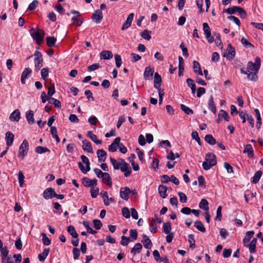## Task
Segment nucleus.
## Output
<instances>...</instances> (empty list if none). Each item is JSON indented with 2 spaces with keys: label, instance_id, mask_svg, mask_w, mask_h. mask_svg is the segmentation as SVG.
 Masks as SVG:
<instances>
[{
  "label": "nucleus",
  "instance_id": "obj_15",
  "mask_svg": "<svg viewBox=\"0 0 263 263\" xmlns=\"http://www.w3.org/2000/svg\"><path fill=\"white\" fill-rule=\"evenodd\" d=\"M154 87L157 90L161 89L160 86L162 82V79L160 75L158 73L156 72L154 75Z\"/></svg>",
  "mask_w": 263,
  "mask_h": 263
},
{
  "label": "nucleus",
  "instance_id": "obj_53",
  "mask_svg": "<svg viewBox=\"0 0 263 263\" xmlns=\"http://www.w3.org/2000/svg\"><path fill=\"white\" fill-rule=\"evenodd\" d=\"M99 189L96 186H93L90 189L91 196L92 198H96L99 194Z\"/></svg>",
  "mask_w": 263,
  "mask_h": 263
},
{
  "label": "nucleus",
  "instance_id": "obj_24",
  "mask_svg": "<svg viewBox=\"0 0 263 263\" xmlns=\"http://www.w3.org/2000/svg\"><path fill=\"white\" fill-rule=\"evenodd\" d=\"M33 116V112L31 110L28 111L26 114V119L29 124H32L35 123Z\"/></svg>",
  "mask_w": 263,
  "mask_h": 263
},
{
  "label": "nucleus",
  "instance_id": "obj_64",
  "mask_svg": "<svg viewBox=\"0 0 263 263\" xmlns=\"http://www.w3.org/2000/svg\"><path fill=\"white\" fill-rule=\"evenodd\" d=\"M78 16H73L71 18V20L73 22L74 24H76L77 26H80L82 24V21L81 20L80 17H78Z\"/></svg>",
  "mask_w": 263,
  "mask_h": 263
},
{
  "label": "nucleus",
  "instance_id": "obj_8",
  "mask_svg": "<svg viewBox=\"0 0 263 263\" xmlns=\"http://www.w3.org/2000/svg\"><path fill=\"white\" fill-rule=\"evenodd\" d=\"M82 183L85 187H91L93 186H96L97 184V180L96 179L91 180L87 177H84L83 179Z\"/></svg>",
  "mask_w": 263,
  "mask_h": 263
},
{
  "label": "nucleus",
  "instance_id": "obj_2",
  "mask_svg": "<svg viewBox=\"0 0 263 263\" xmlns=\"http://www.w3.org/2000/svg\"><path fill=\"white\" fill-rule=\"evenodd\" d=\"M261 66V59L259 57H257L255 59V62L249 61L247 64V70L248 72L254 71V72H258Z\"/></svg>",
  "mask_w": 263,
  "mask_h": 263
},
{
  "label": "nucleus",
  "instance_id": "obj_35",
  "mask_svg": "<svg viewBox=\"0 0 263 263\" xmlns=\"http://www.w3.org/2000/svg\"><path fill=\"white\" fill-rule=\"evenodd\" d=\"M50 250L49 248H45L43 250L42 253L40 254L38 258L40 261H44L47 256L48 255Z\"/></svg>",
  "mask_w": 263,
  "mask_h": 263
},
{
  "label": "nucleus",
  "instance_id": "obj_54",
  "mask_svg": "<svg viewBox=\"0 0 263 263\" xmlns=\"http://www.w3.org/2000/svg\"><path fill=\"white\" fill-rule=\"evenodd\" d=\"M41 74L42 79L46 80L49 74V68L45 67L43 68L41 71Z\"/></svg>",
  "mask_w": 263,
  "mask_h": 263
},
{
  "label": "nucleus",
  "instance_id": "obj_36",
  "mask_svg": "<svg viewBox=\"0 0 263 263\" xmlns=\"http://www.w3.org/2000/svg\"><path fill=\"white\" fill-rule=\"evenodd\" d=\"M0 252L2 256V263H5L6 262V257L7 256L9 251L6 247L5 248H3L2 249H0Z\"/></svg>",
  "mask_w": 263,
  "mask_h": 263
},
{
  "label": "nucleus",
  "instance_id": "obj_52",
  "mask_svg": "<svg viewBox=\"0 0 263 263\" xmlns=\"http://www.w3.org/2000/svg\"><path fill=\"white\" fill-rule=\"evenodd\" d=\"M163 229L165 234H169L172 230L171 223L170 222L164 223Z\"/></svg>",
  "mask_w": 263,
  "mask_h": 263
},
{
  "label": "nucleus",
  "instance_id": "obj_3",
  "mask_svg": "<svg viewBox=\"0 0 263 263\" xmlns=\"http://www.w3.org/2000/svg\"><path fill=\"white\" fill-rule=\"evenodd\" d=\"M29 144L26 139H24L19 147L18 152V157L21 159H23L25 156L27 154L29 150Z\"/></svg>",
  "mask_w": 263,
  "mask_h": 263
},
{
  "label": "nucleus",
  "instance_id": "obj_32",
  "mask_svg": "<svg viewBox=\"0 0 263 263\" xmlns=\"http://www.w3.org/2000/svg\"><path fill=\"white\" fill-rule=\"evenodd\" d=\"M187 86L191 88L192 93L195 94L196 92V85L194 82V81L191 78H187L186 80Z\"/></svg>",
  "mask_w": 263,
  "mask_h": 263
},
{
  "label": "nucleus",
  "instance_id": "obj_25",
  "mask_svg": "<svg viewBox=\"0 0 263 263\" xmlns=\"http://www.w3.org/2000/svg\"><path fill=\"white\" fill-rule=\"evenodd\" d=\"M254 234V232L253 231H248L246 233V236L243 239V243L245 246H248V243L249 242Z\"/></svg>",
  "mask_w": 263,
  "mask_h": 263
},
{
  "label": "nucleus",
  "instance_id": "obj_48",
  "mask_svg": "<svg viewBox=\"0 0 263 263\" xmlns=\"http://www.w3.org/2000/svg\"><path fill=\"white\" fill-rule=\"evenodd\" d=\"M181 109L183 111L186 115H190L193 114V110L190 109L187 106L182 104L180 105Z\"/></svg>",
  "mask_w": 263,
  "mask_h": 263
},
{
  "label": "nucleus",
  "instance_id": "obj_30",
  "mask_svg": "<svg viewBox=\"0 0 263 263\" xmlns=\"http://www.w3.org/2000/svg\"><path fill=\"white\" fill-rule=\"evenodd\" d=\"M243 153H247L249 157H253L254 153L252 145L251 144H247L245 147Z\"/></svg>",
  "mask_w": 263,
  "mask_h": 263
},
{
  "label": "nucleus",
  "instance_id": "obj_16",
  "mask_svg": "<svg viewBox=\"0 0 263 263\" xmlns=\"http://www.w3.org/2000/svg\"><path fill=\"white\" fill-rule=\"evenodd\" d=\"M54 191L51 188H47L43 192V197L45 199H51L54 197L53 195H54Z\"/></svg>",
  "mask_w": 263,
  "mask_h": 263
},
{
  "label": "nucleus",
  "instance_id": "obj_61",
  "mask_svg": "<svg viewBox=\"0 0 263 263\" xmlns=\"http://www.w3.org/2000/svg\"><path fill=\"white\" fill-rule=\"evenodd\" d=\"M18 179L21 187L23 186L24 176L22 172L20 171L18 174Z\"/></svg>",
  "mask_w": 263,
  "mask_h": 263
},
{
  "label": "nucleus",
  "instance_id": "obj_57",
  "mask_svg": "<svg viewBox=\"0 0 263 263\" xmlns=\"http://www.w3.org/2000/svg\"><path fill=\"white\" fill-rule=\"evenodd\" d=\"M189 242H190V247L193 249L195 248V240L193 234H190L188 236Z\"/></svg>",
  "mask_w": 263,
  "mask_h": 263
},
{
  "label": "nucleus",
  "instance_id": "obj_4",
  "mask_svg": "<svg viewBox=\"0 0 263 263\" xmlns=\"http://www.w3.org/2000/svg\"><path fill=\"white\" fill-rule=\"evenodd\" d=\"M34 55L35 57L34 60L35 69L36 71H38L43 66V56L41 52L39 51H35Z\"/></svg>",
  "mask_w": 263,
  "mask_h": 263
},
{
  "label": "nucleus",
  "instance_id": "obj_21",
  "mask_svg": "<svg viewBox=\"0 0 263 263\" xmlns=\"http://www.w3.org/2000/svg\"><path fill=\"white\" fill-rule=\"evenodd\" d=\"M193 63L194 72L197 74L202 76L203 73L201 70L199 63L196 61H194Z\"/></svg>",
  "mask_w": 263,
  "mask_h": 263
},
{
  "label": "nucleus",
  "instance_id": "obj_17",
  "mask_svg": "<svg viewBox=\"0 0 263 263\" xmlns=\"http://www.w3.org/2000/svg\"><path fill=\"white\" fill-rule=\"evenodd\" d=\"M130 193V191L128 187H121L120 190V197L125 200H127L129 198L128 195Z\"/></svg>",
  "mask_w": 263,
  "mask_h": 263
},
{
  "label": "nucleus",
  "instance_id": "obj_37",
  "mask_svg": "<svg viewBox=\"0 0 263 263\" xmlns=\"http://www.w3.org/2000/svg\"><path fill=\"white\" fill-rule=\"evenodd\" d=\"M142 248V246L140 243H137L135 244L134 247L132 248L130 253L134 256L136 254V253L140 252V250Z\"/></svg>",
  "mask_w": 263,
  "mask_h": 263
},
{
  "label": "nucleus",
  "instance_id": "obj_34",
  "mask_svg": "<svg viewBox=\"0 0 263 263\" xmlns=\"http://www.w3.org/2000/svg\"><path fill=\"white\" fill-rule=\"evenodd\" d=\"M199 207L200 209H203L204 211H205V212L209 211V202H208V201L206 199H202L201 200L200 202L199 203Z\"/></svg>",
  "mask_w": 263,
  "mask_h": 263
},
{
  "label": "nucleus",
  "instance_id": "obj_59",
  "mask_svg": "<svg viewBox=\"0 0 263 263\" xmlns=\"http://www.w3.org/2000/svg\"><path fill=\"white\" fill-rule=\"evenodd\" d=\"M39 2L37 0H33L32 3H31L28 7V9L30 11L34 10L38 6Z\"/></svg>",
  "mask_w": 263,
  "mask_h": 263
},
{
  "label": "nucleus",
  "instance_id": "obj_9",
  "mask_svg": "<svg viewBox=\"0 0 263 263\" xmlns=\"http://www.w3.org/2000/svg\"><path fill=\"white\" fill-rule=\"evenodd\" d=\"M154 72V68H151L150 66L146 67L143 73L144 79L146 80H152Z\"/></svg>",
  "mask_w": 263,
  "mask_h": 263
},
{
  "label": "nucleus",
  "instance_id": "obj_47",
  "mask_svg": "<svg viewBox=\"0 0 263 263\" xmlns=\"http://www.w3.org/2000/svg\"><path fill=\"white\" fill-rule=\"evenodd\" d=\"M149 33H151V31L145 29L141 33V36L145 40L149 41L152 38L151 36L149 35Z\"/></svg>",
  "mask_w": 263,
  "mask_h": 263
},
{
  "label": "nucleus",
  "instance_id": "obj_58",
  "mask_svg": "<svg viewBox=\"0 0 263 263\" xmlns=\"http://www.w3.org/2000/svg\"><path fill=\"white\" fill-rule=\"evenodd\" d=\"M180 48L181 49L182 51V54L185 57H187L189 56V53L187 48L185 47V44L183 42H182L180 45Z\"/></svg>",
  "mask_w": 263,
  "mask_h": 263
},
{
  "label": "nucleus",
  "instance_id": "obj_11",
  "mask_svg": "<svg viewBox=\"0 0 263 263\" xmlns=\"http://www.w3.org/2000/svg\"><path fill=\"white\" fill-rule=\"evenodd\" d=\"M103 18V14L101 10H96L92 14V19L96 23H100Z\"/></svg>",
  "mask_w": 263,
  "mask_h": 263
},
{
  "label": "nucleus",
  "instance_id": "obj_20",
  "mask_svg": "<svg viewBox=\"0 0 263 263\" xmlns=\"http://www.w3.org/2000/svg\"><path fill=\"white\" fill-rule=\"evenodd\" d=\"M83 144L82 148L84 151L89 153H93L91 143L89 141L87 140H84L83 141Z\"/></svg>",
  "mask_w": 263,
  "mask_h": 263
},
{
  "label": "nucleus",
  "instance_id": "obj_12",
  "mask_svg": "<svg viewBox=\"0 0 263 263\" xmlns=\"http://www.w3.org/2000/svg\"><path fill=\"white\" fill-rule=\"evenodd\" d=\"M120 140L121 139L119 137L115 138L113 142L108 146L109 151L110 152H116L118 147Z\"/></svg>",
  "mask_w": 263,
  "mask_h": 263
},
{
  "label": "nucleus",
  "instance_id": "obj_18",
  "mask_svg": "<svg viewBox=\"0 0 263 263\" xmlns=\"http://www.w3.org/2000/svg\"><path fill=\"white\" fill-rule=\"evenodd\" d=\"M32 72V70L30 68H25L23 71L21 76V81L23 84L26 83V79L28 76Z\"/></svg>",
  "mask_w": 263,
  "mask_h": 263
},
{
  "label": "nucleus",
  "instance_id": "obj_29",
  "mask_svg": "<svg viewBox=\"0 0 263 263\" xmlns=\"http://www.w3.org/2000/svg\"><path fill=\"white\" fill-rule=\"evenodd\" d=\"M87 136L97 144H101L102 141L97 139V136L92 133L91 131H88Z\"/></svg>",
  "mask_w": 263,
  "mask_h": 263
},
{
  "label": "nucleus",
  "instance_id": "obj_55",
  "mask_svg": "<svg viewBox=\"0 0 263 263\" xmlns=\"http://www.w3.org/2000/svg\"><path fill=\"white\" fill-rule=\"evenodd\" d=\"M191 136L193 139L195 140L199 145H201V140L199 137L198 133L196 131L192 132L191 134Z\"/></svg>",
  "mask_w": 263,
  "mask_h": 263
},
{
  "label": "nucleus",
  "instance_id": "obj_14",
  "mask_svg": "<svg viewBox=\"0 0 263 263\" xmlns=\"http://www.w3.org/2000/svg\"><path fill=\"white\" fill-rule=\"evenodd\" d=\"M14 139V136L11 132H7L5 134V140L8 146H10L13 144Z\"/></svg>",
  "mask_w": 263,
  "mask_h": 263
},
{
  "label": "nucleus",
  "instance_id": "obj_39",
  "mask_svg": "<svg viewBox=\"0 0 263 263\" xmlns=\"http://www.w3.org/2000/svg\"><path fill=\"white\" fill-rule=\"evenodd\" d=\"M143 237L144 239V247L146 249H151L152 246V242L149 238L145 234L143 235Z\"/></svg>",
  "mask_w": 263,
  "mask_h": 263
},
{
  "label": "nucleus",
  "instance_id": "obj_44",
  "mask_svg": "<svg viewBox=\"0 0 263 263\" xmlns=\"http://www.w3.org/2000/svg\"><path fill=\"white\" fill-rule=\"evenodd\" d=\"M195 227H196V228L201 231V232H205V229L202 223V222H201L200 221H195Z\"/></svg>",
  "mask_w": 263,
  "mask_h": 263
},
{
  "label": "nucleus",
  "instance_id": "obj_23",
  "mask_svg": "<svg viewBox=\"0 0 263 263\" xmlns=\"http://www.w3.org/2000/svg\"><path fill=\"white\" fill-rule=\"evenodd\" d=\"M208 107L209 109L213 113L215 114L216 112V107L214 102V99L212 95H211L208 101Z\"/></svg>",
  "mask_w": 263,
  "mask_h": 263
},
{
  "label": "nucleus",
  "instance_id": "obj_43",
  "mask_svg": "<svg viewBox=\"0 0 263 263\" xmlns=\"http://www.w3.org/2000/svg\"><path fill=\"white\" fill-rule=\"evenodd\" d=\"M262 172L261 171L259 170L256 172L253 177L252 182L254 184L257 183L259 181L261 176H262Z\"/></svg>",
  "mask_w": 263,
  "mask_h": 263
},
{
  "label": "nucleus",
  "instance_id": "obj_51",
  "mask_svg": "<svg viewBox=\"0 0 263 263\" xmlns=\"http://www.w3.org/2000/svg\"><path fill=\"white\" fill-rule=\"evenodd\" d=\"M219 116L221 117V118H223L226 121H229L230 117L228 113L223 109L220 110L219 113Z\"/></svg>",
  "mask_w": 263,
  "mask_h": 263
},
{
  "label": "nucleus",
  "instance_id": "obj_19",
  "mask_svg": "<svg viewBox=\"0 0 263 263\" xmlns=\"http://www.w3.org/2000/svg\"><path fill=\"white\" fill-rule=\"evenodd\" d=\"M21 118L20 111L18 109H15L9 116V119L11 121L18 122Z\"/></svg>",
  "mask_w": 263,
  "mask_h": 263
},
{
  "label": "nucleus",
  "instance_id": "obj_49",
  "mask_svg": "<svg viewBox=\"0 0 263 263\" xmlns=\"http://www.w3.org/2000/svg\"><path fill=\"white\" fill-rule=\"evenodd\" d=\"M35 152L38 154H43L46 152H49L50 150L46 147L39 146L35 148Z\"/></svg>",
  "mask_w": 263,
  "mask_h": 263
},
{
  "label": "nucleus",
  "instance_id": "obj_46",
  "mask_svg": "<svg viewBox=\"0 0 263 263\" xmlns=\"http://www.w3.org/2000/svg\"><path fill=\"white\" fill-rule=\"evenodd\" d=\"M149 226L151 227V232L153 233H156L158 231V228L157 224L156 223V220L155 219H152L151 221V222L149 223Z\"/></svg>",
  "mask_w": 263,
  "mask_h": 263
},
{
  "label": "nucleus",
  "instance_id": "obj_31",
  "mask_svg": "<svg viewBox=\"0 0 263 263\" xmlns=\"http://www.w3.org/2000/svg\"><path fill=\"white\" fill-rule=\"evenodd\" d=\"M204 140L206 142L211 145H214L216 143V139L210 134L205 135Z\"/></svg>",
  "mask_w": 263,
  "mask_h": 263
},
{
  "label": "nucleus",
  "instance_id": "obj_7",
  "mask_svg": "<svg viewBox=\"0 0 263 263\" xmlns=\"http://www.w3.org/2000/svg\"><path fill=\"white\" fill-rule=\"evenodd\" d=\"M115 169L120 168L121 171L124 173L125 177L129 176L132 172L130 165H114Z\"/></svg>",
  "mask_w": 263,
  "mask_h": 263
},
{
  "label": "nucleus",
  "instance_id": "obj_6",
  "mask_svg": "<svg viewBox=\"0 0 263 263\" xmlns=\"http://www.w3.org/2000/svg\"><path fill=\"white\" fill-rule=\"evenodd\" d=\"M227 53H224L223 56L226 57L228 60H232L235 55V50L231 44H229L227 49Z\"/></svg>",
  "mask_w": 263,
  "mask_h": 263
},
{
  "label": "nucleus",
  "instance_id": "obj_10",
  "mask_svg": "<svg viewBox=\"0 0 263 263\" xmlns=\"http://www.w3.org/2000/svg\"><path fill=\"white\" fill-rule=\"evenodd\" d=\"M97 154L98 158V161L100 163H102L101 164H106L104 163L106 159L107 153L103 149H98L97 152Z\"/></svg>",
  "mask_w": 263,
  "mask_h": 263
},
{
  "label": "nucleus",
  "instance_id": "obj_40",
  "mask_svg": "<svg viewBox=\"0 0 263 263\" xmlns=\"http://www.w3.org/2000/svg\"><path fill=\"white\" fill-rule=\"evenodd\" d=\"M239 6H232L230 8L224 10L223 12H225L229 14H233L238 12Z\"/></svg>",
  "mask_w": 263,
  "mask_h": 263
},
{
  "label": "nucleus",
  "instance_id": "obj_56",
  "mask_svg": "<svg viewBox=\"0 0 263 263\" xmlns=\"http://www.w3.org/2000/svg\"><path fill=\"white\" fill-rule=\"evenodd\" d=\"M48 91L47 95L49 97V98L51 97V96H52L55 92L54 84L51 83L50 86L48 87Z\"/></svg>",
  "mask_w": 263,
  "mask_h": 263
},
{
  "label": "nucleus",
  "instance_id": "obj_50",
  "mask_svg": "<svg viewBox=\"0 0 263 263\" xmlns=\"http://www.w3.org/2000/svg\"><path fill=\"white\" fill-rule=\"evenodd\" d=\"M136 152L137 153V155H138L139 159V160L140 161V162L141 163H145V160H144V154L143 152L142 151H141L140 150V149L139 148H138V147L136 148Z\"/></svg>",
  "mask_w": 263,
  "mask_h": 263
},
{
  "label": "nucleus",
  "instance_id": "obj_22",
  "mask_svg": "<svg viewBox=\"0 0 263 263\" xmlns=\"http://www.w3.org/2000/svg\"><path fill=\"white\" fill-rule=\"evenodd\" d=\"M113 54L110 51L103 50L100 53V58L101 59L108 60L112 58Z\"/></svg>",
  "mask_w": 263,
  "mask_h": 263
},
{
  "label": "nucleus",
  "instance_id": "obj_38",
  "mask_svg": "<svg viewBox=\"0 0 263 263\" xmlns=\"http://www.w3.org/2000/svg\"><path fill=\"white\" fill-rule=\"evenodd\" d=\"M50 133L52 136V138L55 139L57 143L60 142V139L59 138L57 133V129L55 127H51L50 128Z\"/></svg>",
  "mask_w": 263,
  "mask_h": 263
},
{
  "label": "nucleus",
  "instance_id": "obj_62",
  "mask_svg": "<svg viewBox=\"0 0 263 263\" xmlns=\"http://www.w3.org/2000/svg\"><path fill=\"white\" fill-rule=\"evenodd\" d=\"M122 213L123 216L126 218H129L130 217V212L129 209L126 207H124L122 209Z\"/></svg>",
  "mask_w": 263,
  "mask_h": 263
},
{
  "label": "nucleus",
  "instance_id": "obj_28",
  "mask_svg": "<svg viewBox=\"0 0 263 263\" xmlns=\"http://www.w3.org/2000/svg\"><path fill=\"white\" fill-rule=\"evenodd\" d=\"M101 178H102L103 182L107 185L110 186L111 185V179L108 173H104Z\"/></svg>",
  "mask_w": 263,
  "mask_h": 263
},
{
  "label": "nucleus",
  "instance_id": "obj_26",
  "mask_svg": "<svg viewBox=\"0 0 263 263\" xmlns=\"http://www.w3.org/2000/svg\"><path fill=\"white\" fill-rule=\"evenodd\" d=\"M167 190V187L165 185H160L158 187V191L160 194V196L162 198H165L167 196L166 192Z\"/></svg>",
  "mask_w": 263,
  "mask_h": 263
},
{
  "label": "nucleus",
  "instance_id": "obj_27",
  "mask_svg": "<svg viewBox=\"0 0 263 263\" xmlns=\"http://www.w3.org/2000/svg\"><path fill=\"white\" fill-rule=\"evenodd\" d=\"M257 242V239L254 238L250 243H248V247H249L250 252L251 253H254L256 252V245Z\"/></svg>",
  "mask_w": 263,
  "mask_h": 263
},
{
  "label": "nucleus",
  "instance_id": "obj_33",
  "mask_svg": "<svg viewBox=\"0 0 263 263\" xmlns=\"http://www.w3.org/2000/svg\"><path fill=\"white\" fill-rule=\"evenodd\" d=\"M47 45L49 47L54 46L57 39L54 36H47L46 38Z\"/></svg>",
  "mask_w": 263,
  "mask_h": 263
},
{
  "label": "nucleus",
  "instance_id": "obj_63",
  "mask_svg": "<svg viewBox=\"0 0 263 263\" xmlns=\"http://www.w3.org/2000/svg\"><path fill=\"white\" fill-rule=\"evenodd\" d=\"M203 29L205 35H208V34H210L211 33L210 28L207 23H204L203 24Z\"/></svg>",
  "mask_w": 263,
  "mask_h": 263
},
{
  "label": "nucleus",
  "instance_id": "obj_13",
  "mask_svg": "<svg viewBox=\"0 0 263 263\" xmlns=\"http://www.w3.org/2000/svg\"><path fill=\"white\" fill-rule=\"evenodd\" d=\"M134 16V14L133 13H131L128 15L126 21L124 23V24L122 25V30H125L130 26L132 23L133 21Z\"/></svg>",
  "mask_w": 263,
  "mask_h": 263
},
{
  "label": "nucleus",
  "instance_id": "obj_1",
  "mask_svg": "<svg viewBox=\"0 0 263 263\" xmlns=\"http://www.w3.org/2000/svg\"><path fill=\"white\" fill-rule=\"evenodd\" d=\"M30 33L32 37L39 45H40L43 43L45 35V32L43 30L31 28L30 30Z\"/></svg>",
  "mask_w": 263,
  "mask_h": 263
},
{
  "label": "nucleus",
  "instance_id": "obj_41",
  "mask_svg": "<svg viewBox=\"0 0 263 263\" xmlns=\"http://www.w3.org/2000/svg\"><path fill=\"white\" fill-rule=\"evenodd\" d=\"M67 231L72 236V237L74 238H77L78 237V234L77 233L73 226H68L67 227Z\"/></svg>",
  "mask_w": 263,
  "mask_h": 263
},
{
  "label": "nucleus",
  "instance_id": "obj_45",
  "mask_svg": "<svg viewBox=\"0 0 263 263\" xmlns=\"http://www.w3.org/2000/svg\"><path fill=\"white\" fill-rule=\"evenodd\" d=\"M257 72H254V71L248 72L247 75V78L250 81H256L258 80V77L257 76Z\"/></svg>",
  "mask_w": 263,
  "mask_h": 263
},
{
  "label": "nucleus",
  "instance_id": "obj_5",
  "mask_svg": "<svg viewBox=\"0 0 263 263\" xmlns=\"http://www.w3.org/2000/svg\"><path fill=\"white\" fill-rule=\"evenodd\" d=\"M216 156L213 153H208L205 155V161L202 164H216Z\"/></svg>",
  "mask_w": 263,
  "mask_h": 263
},
{
  "label": "nucleus",
  "instance_id": "obj_42",
  "mask_svg": "<svg viewBox=\"0 0 263 263\" xmlns=\"http://www.w3.org/2000/svg\"><path fill=\"white\" fill-rule=\"evenodd\" d=\"M48 102L50 104H53L55 107L60 108L61 106V102L58 99L50 97L48 99Z\"/></svg>",
  "mask_w": 263,
  "mask_h": 263
},
{
  "label": "nucleus",
  "instance_id": "obj_60",
  "mask_svg": "<svg viewBox=\"0 0 263 263\" xmlns=\"http://www.w3.org/2000/svg\"><path fill=\"white\" fill-rule=\"evenodd\" d=\"M115 60L116 62V66L118 68H119L122 64V59L121 56L118 54H116L115 55Z\"/></svg>",
  "mask_w": 263,
  "mask_h": 263
}]
</instances>
